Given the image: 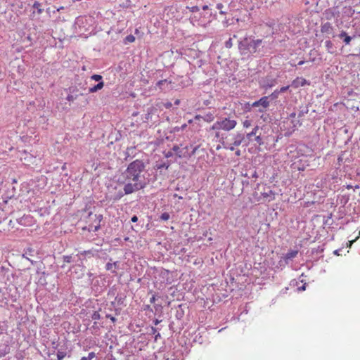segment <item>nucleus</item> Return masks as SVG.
Returning a JSON list of instances; mask_svg holds the SVG:
<instances>
[{
    "instance_id": "obj_38",
    "label": "nucleus",
    "mask_w": 360,
    "mask_h": 360,
    "mask_svg": "<svg viewBox=\"0 0 360 360\" xmlns=\"http://www.w3.org/2000/svg\"><path fill=\"white\" fill-rule=\"evenodd\" d=\"M165 167L166 169H168L169 165L163 164L160 165L158 168Z\"/></svg>"
},
{
    "instance_id": "obj_5",
    "label": "nucleus",
    "mask_w": 360,
    "mask_h": 360,
    "mask_svg": "<svg viewBox=\"0 0 360 360\" xmlns=\"http://www.w3.org/2000/svg\"><path fill=\"white\" fill-rule=\"evenodd\" d=\"M269 96H263L259 100L253 102L251 106L258 108V112H263L269 107Z\"/></svg>"
},
{
    "instance_id": "obj_41",
    "label": "nucleus",
    "mask_w": 360,
    "mask_h": 360,
    "mask_svg": "<svg viewBox=\"0 0 360 360\" xmlns=\"http://www.w3.org/2000/svg\"><path fill=\"white\" fill-rule=\"evenodd\" d=\"M359 238V236H357L354 240L349 241V247L352 245V244L356 240Z\"/></svg>"
},
{
    "instance_id": "obj_14",
    "label": "nucleus",
    "mask_w": 360,
    "mask_h": 360,
    "mask_svg": "<svg viewBox=\"0 0 360 360\" xmlns=\"http://www.w3.org/2000/svg\"><path fill=\"white\" fill-rule=\"evenodd\" d=\"M258 130H259V127L257 125L253 128V129L252 130L251 132L247 134V135H246L247 138L250 140L252 136H256Z\"/></svg>"
},
{
    "instance_id": "obj_53",
    "label": "nucleus",
    "mask_w": 360,
    "mask_h": 360,
    "mask_svg": "<svg viewBox=\"0 0 360 360\" xmlns=\"http://www.w3.org/2000/svg\"><path fill=\"white\" fill-rule=\"evenodd\" d=\"M158 323H159L158 320H156L155 324L157 325Z\"/></svg>"
},
{
    "instance_id": "obj_35",
    "label": "nucleus",
    "mask_w": 360,
    "mask_h": 360,
    "mask_svg": "<svg viewBox=\"0 0 360 360\" xmlns=\"http://www.w3.org/2000/svg\"><path fill=\"white\" fill-rule=\"evenodd\" d=\"M172 155H173V153H172V151H168V152H167V153L165 154V156L166 158H168L172 157Z\"/></svg>"
},
{
    "instance_id": "obj_33",
    "label": "nucleus",
    "mask_w": 360,
    "mask_h": 360,
    "mask_svg": "<svg viewBox=\"0 0 360 360\" xmlns=\"http://www.w3.org/2000/svg\"><path fill=\"white\" fill-rule=\"evenodd\" d=\"M100 318V315L98 312L95 311L92 315V319L94 320L98 319Z\"/></svg>"
},
{
    "instance_id": "obj_44",
    "label": "nucleus",
    "mask_w": 360,
    "mask_h": 360,
    "mask_svg": "<svg viewBox=\"0 0 360 360\" xmlns=\"http://www.w3.org/2000/svg\"><path fill=\"white\" fill-rule=\"evenodd\" d=\"M236 155L237 156L240 155V150H238L236 152Z\"/></svg>"
},
{
    "instance_id": "obj_26",
    "label": "nucleus",
    "mask_w": 360,
    "mask_h": 360,
    "mask_svg": "<svg viewBox=\"0 0 360 360\" xmlns=\"http://www.w3.org/2000/svg\"><path fill=\"white\" fill-rule=\"evenodd\" d=\"M64 262L70 263L72 262V256L71 255H65L63 257Z\"/></svg>"
},
{
    "instance_id": "obj_27",
    "label": "nucleus",
    "mask_w": 360,
    "mask_h": 360,
    "mask_svg": "<svg viewBox=\"0 0 360 360\" xmlns=\"http://www.w3.org/2000/svg\"><path fill=\"white\" fill-rule=\"evenodd\" d=\"M223 7H224V6H223V4H221V3H219V4H217V9H219V10H220L219 13H220L221 15H224V14H226V12L222 11V8H223Z\"/></svg>"
},
{
    "instance_id": "obj_10",
    "label": "nucleus",
    "mask_w": 360,
    "mask_h": 360,
    "mask_svg": "<svg viewBox=\"0 0 360 360\" xmlns=\"http://www.w3.org/2000/svg\"><path fill=\"white\" fill-rule=\"evenodd\" d=\"M355 36H354L353 38ZM339 37L344 38V42L345 43V44H349L351 42V40L352 39V37L350 36H348L347 34L346 33V32H345V31H342L340 32V34H339Z\"/></svg>"
},
{
    "instance_id": "obj_25",
    "label": "nucleus",
    "mask_w": 360,
    "mask_h": 360,
    "mask_svg": "<svg viewBox=\"0 0 360 360\" xmlns=\"http://www.w3.org/2000/svg\"><path fill=\"white\" fill-rule=\"evenodd\" d=\"M33 252L34 249L32 247H28L26 248L25 253L32 257L33 256Z\"/></svg>"
},
{
    "instance_id": "obj_17",
    "label": "nucleus",
    "mask_w": 360,
    "mask_h": 360,
    "mask_svg": "<svg viewBox=\"0 0 360 360\" xmlns=\"http://www.w3.org/2000/svg\"><path fill=\"white\" fill-rule=\"evenodd\" d=\"M171 82H167V79H162V80H160L157 82L156 84V86L161 90L163 89V86L165 84H170Z\"/></svg>"
},
{
    "instance_id": "obj_24",
    "label": "nucleus",
    "mask_w": 360,
    "mask_h": 360,
    "mask_svg": "<svg viewBox=\"0 0 360 360\" xmlns=\"http://www.w3.org/2000/svg\"><path fill=\"white\" fill-rule=\"evenodd\" d=\"M160 219L162 221H167L170 218V215L167 212H164L160 215Z\"/></svg>"
},
{
    "instance_id": "obj_22",
    "label": "nucleus",
    "mask_w": 360,
    "mask_h": 360,
    "mask_svg": "<svg viewBox=\"0 0 360 360\" xmlns=\"http://www.w3.org/2000/svg\"><path fill=\"white\" fill-rule=\"evenodd\" d=\"M117 266V262L114 263H107L105 265V269L108 271L112 270L113 268H115Z\"/></svg>"
},
{
    "instance_id": "obj_54",
    "label": "nucleus",
    "mask_w": 360,
    "mask_h": 360,
    "mask_svg": "<svg viewBox=\"0 0 360 360\" xmlns=\"http://www.w3.org/2000/svg\"><path fill=\"white\" fill-rule=\"evenodd\" d=\"M354 188H359V186L358 185H356V186H354Z\"/></svg>"
},
{
    "instance_id": "obj_40",
    "label": "nucleus",
    "mask_w": 360,
    "mask_h": 360,
    "mask_svg": "<svg viewBox=\"0 0 360 360\" xmlns=\"http://www.w3.org/2000/svg\"><path fill=\"white\" fill-rule=\"evenodd\" d=\"M138 220V218L136 216H134L132 218H131V221L133 222H136V221Z\"/></svg>"
},
{
    "instance_id": "obj_34",
    "label": "nucleus",
    "mask_w": 360,
    "mask_h": 360,
    "mask_svg": "<svg viewBox=\"0 0 360 360\" xmlns=\"http://www.w3.org/2000/svg\"><path fill=\"white\" fill-rule=\"evenodd\" d=\"M278 94H280V93L278 92V90H276V91H274V93H272V94H271V96H271L273 98H277V96H278Z\"/></svg>"
},
{
    "instance_id": "obj_8",
    "label": "nucleus",
    "mask_w": 360,
    "mask_h": 360,
    "mask_svg": "<svg viewBox=\"0 0 360 360\" xmlns=\"http://www.w3.org/2000/svg\"><path fill=\"white\" fill-rule=\"evenodd\" d=\"M333 30V27L330 22H326L321 26V32L322 33L331 34Z\"/></svg>"
},
{
    "instance_id": "obj_37",
    "label": "nucleus",
    "mask_w": 360,
    "mask_h": 360,
    "mask_svg": "<svg viewBox=\"0 0 360 360\" xmlns=\"http://www.w3.org/2000/svg\"><path fill=\"white\" fill-rule=\"evenodd\" d=\"M172 104L171 102H167L164 104V106L166 108H170L172 107Z\"/></svg>"
},
{
    "instance_id": "obj_56",
    "label": "nucleus",
    "mask_w": 360,
    "mask_h": 360,
    "mask_svg": "<svg viewBox=\"0 0 360 360\" xmlns=\"http://www.w3.org/2000/svg\"><path fill=\"white\" fill-rule=\"evenodd\" d=\"M158 336H160V333H158V335H156L155 338H157Z\"/></svg>"
},
{
    "instance_id": "obj_39",
    "label": "nucleus",
    "mask_w": 360,
    "mask_h": 360,
    "mask_svg": "<svg viewBox=\"0 0 360 360\" xmlns=\"http://www.w3.org/2000/svg\"><path fill=\"white\" fill-rule=\"evenodd\" d=\"M90 253H91L90 250H86V251L81 252L82 255H87V254H90Z\"/></svg>"
},
{
    "instance_id": "obj_52",
    "label": "nucleus",
    "mask_w": 360,
    "mask_h": 360,
    "mask_svg": "<svg viewBox=\"0 0 360 360\" xmlns=\"http://www.w3.org/2000/svg\"><path fill=\"white\" fill-rule=\"evenodd\" d=\"M111 320H112V321L114 322L115 321V319L114 317H111Z\"/></svg>"
},
{
    "instance_id": "obj_4",
    "label": "nucleus",
    "mask_w": 360,
    "mask_h": 360,
    "mask_svg": "<svg viewBox=\"0 0 360 360\" xmlns=\"http://www.w3.org/2000/svg\"><path fill=\"white\" fill-rule=\"evenodd\" d=\"M243 139H244L243 135H242L240 134H237L233 136V141L231 143L222 141V145L224 148L229 149V150L233 151L235 150L236 147L239 146L242 143Z\"/></svg>"
},
{
    "instance_id": "obj_57",
    "label": "nucleus",
    "mask_w": 360,
    "mask_h": 360,
    "mask_svg": "<svg viewBox=\"0 0 360 360\" xmlns=\"http://www.w3.org/2000/svg\"><path fill=\"white\" fill-rule=\"evenodd\" d=\"M359 236H360V231H359Z\"/></svg>"
},
{
    "instance_id": "obj_7",
    "label": "nucleus",
    "mask_w": 360,
    "mask_h": 360,
    "mask_svg": "<svg viewBox=\"0 0 360 360\" xmlns=\"http://www.w3.org/2000/svg\"><path fill=\"white\" fill-rule=\"evenodd\" d=\"M305 85H310V82L307 81L306 79L300 77H296L292 82L291 84V86L295 89H297L300 86H304Z\"/></svg>"
},
{
    "instance_id": "obj_18",
    "label": "nucleus",
    "mask_w": 360,
    "mask_h": 360,
    "mask_svg": "<svg viewBox=\"0 0 360 360\" xmlns=\"http://www.w3.org/2000/svg\"><path fill=\"white\" fill-rule=\"evenodd\" d=\"M325 44H326V47L327 49L328 52L330 53H333V52L331 51V49L333 47V44L332 41L330 40H328L325 42Z\"/></svg>"
},
{
    "instance_id": "obj_1",
    "label": "nucleus",
    "mask_w": 360,
    "mask_h": 360,
    "mask_svg": "<svg viewBox=\"0 0 360 360\" xmlns=\"http://www.w3.org/2000/svg\"><path fill=\"white\" fill-rule=\"evenodd\" d=\"M145 165L141 160H136L131 162L126 170L122 173L119 182L124 184V191L125 194H131L144 187L140 181L141 174L143 171Z\"/></svg>"
},
{
    "instance_id": "obj_28",
    "label": "nucleus",
    "mask_w": 360,
    "mask_h": 360,
    "mask_svg": "<svg viewBox=\"0 0 360 360\" xmlns=\"http://www.w3.org/2000/svg\"><path fill=\"white\" fill-rule=\"evenodd\" d=\"M187 8L191 11V12H198L199 11V7L197 6H192V7H189V6H187Z\"/></svg>"
},
{
    "instance_id": "obj_50",
    "label": "nucleus",
    "mask_w": 360,
    "mask_h": 360,
    "mask_svg": "<svg viewBox=\"0 0 360 360\" xmlns=\"http://www.w3.org/2000/svg\"><path fill=\"white\" fill-rule=\"evenodd\" d=\"M139 33V29L135 30V34H138Z\"/></svg>"
},
{
    "instance_id": "obj_9",
    "label": "nucleus",
    "mask_w": 360,
    "mask_h": 360,
    "mask_svg": "<svg viewBox=\"0 0 360 360\" xmlns=\"http://www.w3.org/2000/svg\"><path fill=\"white\" fill-rule=\"evenodd\" d=\"M95 217L97 218L98 219V222L96 224V225L95 226H91V225H89V227L86 229L89 232L90 231H97L99 229H100V223H101V221L102 219V215H98V216H96L95 215Z\"/></svg>"
},
{
    "instance_id": "obj_13",
    "label": "nucleus",
    "mask_w": 360,
    "mask_h": 360,
    "mask_svg": "<svg viewBox=\"0 0 360 360\" xmlns=\"http://www.w3.org/2000/svg\"><path fill=\"white\" fill-rule=\"evenodd\" d=\"M212 131H214V137L219 140L220 142L222 143V141H224V137L222 134H221V129H211Z\"/></svg>"
},
{
    "instance_id": "obj_6",
    "label": "nucleus",
    "mask_w": 360,
    "mask_h": 360,
    "mask_svg": "<svg viewBox=\"0 0 360 360\" xmlns=\"http://www.w3.org/2000/svg\"><path fill=\"white\" fill-rule=\"evenodd\" d=\"M198 146L195 147L191 153H188V147L186 146L184 148L181 149L180 147L177 145L174 146L172 148V150L175 152L176 156L179 158H190L191 155H194L198 149Z\"/></svg>"
},
{
    "instance_id": "obj_19",
    "label": "nucleus",
    "mask_w": 360,
    "mask_h": 360,
    "mask_svg": "<svg viewBox=\"0 0 360 360\" xmlns=\"http://www.w3.org/2000/svg\"><path fill=\"white\" fill-rule=\"evenodd\" d=\"M135 37L132 34H129L124 38V43H133L135 41Z\"/></svg>"
},
{
    "instance_id": "obj_21",
    "label": "nucleus",
    "mask_w": 360,
    "mask_h": 360,
    "mask_svg": "<svg viewBox=\"0 0 360 360\" xmlns=\"http://www.w3.org/2000/svg\"><path fill=\"white\" fill-rule=\"evenodd\" d=\"M96 356L94 352H89L87 356H84L81 359V360H91Z\"/></svg>"
},
{
    "instance_id": "obj_11",
    "label": "nucleus",
    "mask_w": 360,
    "mask_h": 360,
    "mask_svg": "<svg viewBox=\"0 0 360 360\" xmlns=\"http://www.w3.org/2000/svg\"><path fill=\"white\" fill-rule=\"evenodd\" d=\"M297 250H290L285 255L284 259L287 262L289 259L295 258L297 255Z\"/></svg>"
},
{
    "instance_id": "obj_29",
    "label": "nucleus",
    "mask_w": 360,
    "mask_h": 360,
    "mask_svg": "<svg viewBox=\"0 0 360 360\" xmlns=\"http://www.w3.org/2000/svg\"><path fill=\"white\" fill-rule=\"evenodd\" d=\"M232 46H233L232 39L230 38L228 41H226L225 46L227 49H231L232 47Z\"/></svg>"
},
{
    "instance_id": "obj_55",
    "label": "nucleus",
    "mask_w": 360,
    "mask_h": 360,
    "mask_svg": "<svg viewBox=\"0 0 360 360\" xmlns=\"http://www.w3.org/2000/svg\"><path fill=\"white\" fill-rule=\"evenodd\" d=\"M302 290H304V289H305V287L303 285V286L302 287Z\"/></svg>"
},
{
    "instance_id": "obj_30",
    "label": "nucleus",
    "mask_w": 360,
    "mask_h": 360,
    "mask_svg": "<svg viewBox=\"0 0 360 360\" xmlns=\"http://www.w3.org/2000/svg\"><path fill=\"white\" fill-rule=\"evenodd\" d=\"M255 136V141L259 145H262L263 143L262 139L260 135H256Z\"/></svg>"
},
{
    "instance_id": "obj_3",
    "label": "nucleus",
    "mask_w": 360,
    "mask_h": 360,
    "mask_svg": "<svg viewBox=\"0 0 360 360\" xmlns=\"http://www.w3.org/2000/svg\"><path fill=\"white\" fill-rule=\"evenodd\" d=\"M237 124V121L231 117H220L212 124L211 129L230 131L236 128Z\"/></svg>"
},
{
    "instance_id": "obj_36",
    "label": "nucleus",
    "mask_w": 360,
    "mask_h": 360,
    "mask_svg": "<svg viewBox=\"0 0 360 360\" xmlns=\"http://www.w3.org/2000/svg\"><path fill=\"white\" fill-rule=\"evenodd\" d=\"M67 100H68V101H73L75 100V97H74V96H72V95H68V96H67Z\"/></svg>"
},
{
    "instance_id": "obj_48",
    "label": "nucleus",
    "mask_w": 360,
    "mask_h": 360,
    "mask_svg": "<svg viewBox=\"0 0 360 360\" xmlns=\"http://www.w3.org/2000/svg\"><path fill=\"white\" fill-rule=\"evenodd\" d=\"M346 188H347V189H349H349H352V188H353V186H351V185H347V186H346Z\"/></svg>"
},
{
    "instance_id": "obj_43",
    "label": "nucleus",
    "mask_w": 360,
    "mask_h": 360,
    "mask_svg": "<svg viewBox=\"0 0 360 360\" xmlns=\"http://www.w3.org/2000/svg\"><path fill=\"white\" fill-rule=\"evenodd\" d=\"M180 103V100L179 99H176L175 101H174V104L175 105H179Z\"/></svg>"
},
{
    "instance_id": "obj_12",
    "label": "nucleus",
    "mask_w": 360,
    "mask_h": 360,
    "mask_svg": "<svg viewBox=\"0 0 360 360\" xmlns=\"http://www.w3.org/2000/svg\"><path fill=\"white\" fill-rule=\"evenodd\" d=\"M103 86H104V82L101 81L99 83H98L96 85H95L94 86L89 88V93L96 92L98 90H101Z\"/></svg>"
},
{
    "instance_id": "obj_32",
    "label": "nucleus",
    "mask_w": 360,
    "mask_h": 360,
    "mask_svg": "<svg viewBox=\"0 0 360 360\" xmlns=\"http://www.w3.org/2000/svg\"><path fill=\"white\" fill-rule=\"evenodd\" d=\"M288 89H289V86H283V87H281V88L278 90V92H279V93H283V92L286 91Z\"/></svg>"
},
{
    "instance_id": "obj_45",
    "label": "nucleus",
    "mask_w": 360,
    "mask_h": 360,
    "mask_svg": "<svg viewBox=\"0 0 360 360\" xmlns=\"http://www.w3.org/2000/svg\"><path fill=\"white\" fill-rule=\"evenodd\" d=\"M339 251H340L339 250H335V251H334V254H335V255H340V254H339Z\"/></svg>"
},
{
    "instance_id": "obj_20",
    "label": "nucleus",
    "mask_w": 360,
    "mask_h": 360,
    "mask_svg": "<svg viewBox=\"0 0 360 360\" xmlns=\"http://www.w3.org/2000/svg\"><path fill=\"white\" fill-rule=\"evenodd\" d=\"M66 352L58 350L57 352V359L58 360H63L66 356Z\"/></svg>"
},
{
    "instance_id": "obj_42",
    "label": "nucleus",
    "mask_w": 360,
    "mask_h": 360,
    "mask_svg": "<svg viewBox=\"0 0 360 360\" xmlns=\"http://www.w3.org/2000/svg\"><path fill=\"white\" fill-rule=\"evenodd\" d=\"M304 63H305V61H304V60H300V62H298L297 65H303Z\"/></svg>"
},
{
    "instance_id": "obj_23",
    "label": "nucleus",
    "mask_w": 360,
    "mask_h": 360,
    "mask_svg": "<svg viewBox=\"0 0 360 360\" xmlns=\"http://www.w3.org/2000/svg\"><path fill=\"white\" fill-rule=\"evenodd\" d=\"M242 124L244 128H248L252 125V122L250 120L247 118L243 122Z\"/></svg>"
},
{
    "instance_id": "obj_51",
    "label": "nucleus",
    "mask_w": 360,
    "mask_h": 360,
    "mask_svg": "<svg viewBox=\"0 0 360 360\" xmlns=\"http://www.w3.org/2000/svg\"><path fill=\"white\" fill-rule=\"evenodd\" d=\"M152 331L153 333H156V329L155 328H152Z\"/></svg>"
},
{
    "instance_id": "obj_31",
    "label": "nucleus",
    "mask_w": 360,
    "mask_h": 360,
    "mask_svg": "<svg viewBox=\"0 0 360 360\" xmlns=\"http://www.w3.org/2000/svg\"><path fill=\"white\" fill-rule=\"evenodd\" d=\"M91 79L95 81H101L102 79V77L99 75H94L91 76Z\"/></svg>"
},
{
    "instance_id": "obj_2",
    "label": "nucleus",
    "mask_w": 360,
    "mask_h": 360,
    "mask_svg": "<svg viewBox=\"0 0 360 360\" xmlns=\"http://www.w3.org/2000/svg\"><path fill=\"white\" fill-rule=\"evenodd\" d=\"M262 44V39H254L252 37L246 36L238 43V49L243 53H255Z\"/></svg>"
},
{
    "instance_id": "obj_47",
    "label": "nucleus",
    "mask_w": 360,
    "mask_h": 360,
    "mask_svg": "<svg viewBox=\"0 0 360 360\" xmlns=\"http://www.w3.org/2000/svg\"><path fill=\"white\" fill-rule=\"evenodd\" d=\"M202 9H203V10H207V9H208V6H207V5H205V6H202Z\"/></svg>"
},
{
    "instance_id": "obj_16",
    "label": "nucleus",
    "mask_w": 360,
    "mask_h": 360,
    "mask_svg": "<svg viewBox=\"0 0 360 360\" xmlns=\"http://www.w3.org/2000/svg\"><path fill=\"white\" fill-rule=\"evenodd\" d=\"M33 8H34L37 10L38 14H41L44 11L43 8H41V4L38 1H35L34 3Z\"/></svg>"
},
{
    "instance_id": "obj_15",
    "label": "nucleus",
    "mask_w": 360,
    "mask_h": 360,
    "mask_svg": "<svg viewBox=\"0 0 360 360\" xmlns=\"http://www.w3.org/2000/svg\"><path fill=\"white\" fill-rule=\"evenodd\" d=\"M262 195L264 198H270L271 200H274L275 198V194L271 190L262 193Z\"/></svg>"
},
{
    "instance_id": "obj_49",
    "label": "nucleus",
    "mask_w": 360,
    "mask_h": 360,
    "mask_svg": "<svg viewBox=\"0 0 360 360\" xmlns=\"http://www.w3.org/2000/svg\"><path fill=\"white\" fill-rule=\"evenodd\" d=\"M63 8H64V7L61 6V7L57 8V11H60L63 10Z\"/></svg>"
},
{
    "instance_id": "obj_46",
    "label": "nucleus",
    "mask_w": 360,
    "mask_h": 360,
    "mask_svg": "<svg viewBox=\"0 0 360 360\" xmlns=\"http://www.w3.org/2000/svg\"><path fill=\"white\" fill-rule=\"evenodd\" d=\"M155 302V297L153 296L151 298H150V302L151 303H153Z\"/></svg>"
}]
</instances>
